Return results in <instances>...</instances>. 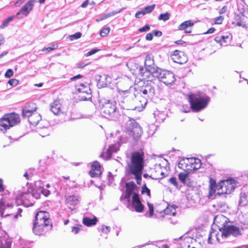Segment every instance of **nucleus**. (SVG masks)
<instances>
[{
    "label": "nucleus",
    "instance_id": "obj_1",
    "mask_svg": "<svg viewBox=\"0 0 248 248\" xmlns=\"http://www.w3.org/2000/svg\"><path fill=\"white\" fill-rule=\"evenodd\" d=\"M126 122L124 130L122 135L119 137L120 143L123 144L133 140L138 141L143 133L141 127L133 118L128 117Z\"/></svg>",
    "mask_w": 248,
    "mask_h": 248
},
{
    "label": "nucleus",
    "instance_id": "obj_2",
    "mask_svg": "<svg viewBox=\"0 0 248 248\" xmlns=\"http://www.w3.org/2000/svg\"><path fill=\"white\" fill-rule=\"evenodd\" d=\"M52 228L49 213L45 211L37 212L33 220V232L36 235H43L51 230Z\"/></svg>",
    "mask_w": 248,
    "mask_h": 248
},
{
    "label": "nucleus",
    "instance_id": "obj_3",
    "mask_svg": "<svg viewBox=\"0 0 248 248\" xmlns=\"http://www.w3.org/2000/svg\"><path fill=\"white\" fill-rule=\"evenodd\" d=\"M99 106L103 116L107 119L116 121L120 113L116 107V102L111 100L102 98L99 101Z\"/></svg>",
    "mask_w": 248,
    "mask_h": 248
},
{
    "label": "nucleus",
    "instance_id": "obj_4",
    "mask_svg": "<svg viewBox=\"0 0 248 248\" xmlns=\"http://www.w3.org/2000/svg\"><path fill=\"white\" fill-rule=\"evenodd\" d=\"M121 95L120 105L122 108L127 110H136L137 108L138 97L134 91L131 89L127 90H119Z\"/></svg>",
    "mask_w": 248,
    "mask_h": 248
},
{
    "label": "nucleus",
    "instance_id": "obj_5",
    "mask_svg": "<svg viewBox=\"0 0 248 248\" xmlns=\"http://www.w3.org/2000/svg\"><path fill=\"white\" fill-rule=\"evenodd\" d=\"M144 154L143 151H135L131 153L130 162L125 168L126 173L143 171L144 167Z\"/></svg>",
    "mask_w": 248,
    "mask_h": 248
},
{
    "label": "nucleus",
    "instance_id": "obj_6",
    "mask_svg": "<svg viewBox=\"0 0 248 248\" xmlns=\"http://www.w3.org/2000/svg\"><path fill=\"white\" fill-rule=\"evenodd\" d=\"M191 108L194 112H199L208 106L210 98L205 93L202 94L191 93L188 95Z\"/></svg>",
    "mask_w": 248,
    "mask_h": 248
},
{
    "label": "nucleus",
    "instance_id": "obj_7",
    "mask_svg": "<svg viewBox=\"0 0 248 248\" xmlns=\"http://www.w3.org/2000/svg\"><path fill=\"white\" fill-rule=\"evenodd\" d=\"M19 115L16 113L5 114L0 118V131L5 133L7 130L9 129L20 123Z\"/></svg>",
    "mask_w": 248,
    "mask_h": 248
},
{
    "label": "nucleus",
    "instance_id": "obj_8",
    "mask_svg": "<svg viewBox=\"0 0 248 248\" xmlns=\"http://www.w3.org/2000/svg\"><path fill=\"white\" fill-rule=\"evenodd\" d=\"M155 94V88L151 84L144 83L139 89L136 94L138 100L141 105L145 106L147 103L148 99L153 96Z\"/></svg>",
    "mask_w": 248,
    "mask_h": 248
},
{
    "label": "nucleus",
    "instance_id": "obj_9",
    "mask_svg": "<svg viewBox=\"0 0 248 248\" xmlns=\"http://www.w3.org/2000/svg\"><path fill=\"white\" fill-rule=\"evenodd\" d=\"M153 77L157 78L166 85H171L176 80L175 75L172 72L160 68L156 71Z\"/></svg>",
    "mask_w": 248,
    "mask_h": 248
},
{
    "label": "nucleus",
    "instance_id": "obj_10",
    "mask_svg": "<svg viewBox=\"0 0 248 248\" xmlns=\"http://www.w3.org/2000/svg\"><path fill=\"white\" fill-rule=\"evenodd\" d=\"M36 109V107L31 109L25 107L22 109V117L24 118H28L29 123L33 125H37L42 119L40 114L35 112Z\"/></svg>",
    "mask_w": 248,
    "mask_h": 248
},
{
    "label": "nucleus",
    "instance_id": "obj_11",
    "mask_svg": "<svg viewBox=\"0 0 248 248\" xmlns=\"http://www.w3.org/2000/svg\"><path fill=\"white\" fill-rule=\"evenodd\" d=\"M41 194V192L39 191V186L36 189L30 187L26 191L20 192L17 195L16 199L21 201L30 200L31 198L38 199L40 198Z\"/></svg>",
    "mask_w": 248,
    "mask_h": 248
},
{
    "label": "nucleus",
    "instance_id": "obj_12",
    "mask_svg": "<svg viewBox=\"0 0 248 248\" xmlns=\"http://www.w3.org/2000/svg\"><path fill=\"white\" fill-rule=\"evenodd\" d=\"M221 232V236L226 238L232 235L234 237H238L242 234L239 228L233 225H225L219 229Z\"/></svg>",
    "mask_w": 248,
    "mask_h": 248
},
{
    "label": "nucleus",
    "instance_id": "obj_13",
    "mask_svg": "<svg viewBox=\"0 0 248 248\" xmlns=\"http://www.w3.org/2000/svg\"><path fill=\"white\" fill-rule=\"evenodd\" d=\"M76 89L79 93L83 94L79 95L80 100L87 101L92 99L91 90L88 85L81 83L76 86Z\"/></svg>",
    "mask_w": 248,
    "mask_h": 248
},
{
    "label": "nucleus",
    "instance_id": "obj_14",
    "mask_svg": "<svg viewBox=\"0 0 248 248\" xmlns=\"http://www.w3.org/2000/svg\"><path fill=\"white\" fill-rule=\"evenodd\" d=\"M144 66L146 71L152 77L159 68L155 65L154 59L150 56L147 55L144 60Z\"/></svg>",
    "mask_w": 248,
    "mask_h": 248
},
{
    "label": "nucleus",
    "instance_id": "obj_15",
    "mask_svg": "<svg viewBox=\"0 0 248 248\" xmlns=\"http://www.w3.org/2000/svg\"><path fill=\"white\" fill-rule=\"evenodd\" d=\"M36 0H30L26 3L20 9V11L17 13L16 16L22 14L25 16H27L30 12L32 10L35 2Z\"/></svg>",
    "mask_w": 248,
    "mask_h": 248
},
{
    "label": "nucleus",
    "instance_id": "obj_16",
    "mask_svg": "<svg viewBox=\"0 0 248 248\" xmlns=\"http://www.w3.org/2000/svg\"><path fill=\"white\" fill-rule=\"evenodd\" d=\"M132 203L136 211L142 212L144 209V205L142 204L138 193H133Z\"/></svg>",
    "mask_w": 248,
    "mask_h": 248
},
{
    "label": "nucleus",
    "instance_id": "obj_17",
    "mask_svg": "<svg viewBox=\"0 0 248 248\" xmlns=\"http://www.w3.org/2000/svg\"><path fill=\"white\" fill-rule=\"evenodd\" d=\"M173 61L179 64H183L186 62V58L183 52L176 50L171 56Z\"/></svg>",
    "mask_w": 248,
    "mask_h": 248
},
{
    "label": "nucleus",
    "instance_id": "obj_18",
    "mask_svg": "<svg viewBox=\"0 0 248 248\" xmlns=\"http://www.w3.org/2000/svg\"><path fill=\"white\" fill-rule=\"evenodd\" d=\"M232 39L231 34H225L223 35H218L216 36L214 40L222 46H227L231 42Z\"/></svg>",
    "mask_w": 248,
    "mask_h": 248
},
{
    "label": "nucleus",
    "instance_id": "obj_19",
    "mask_svg": "<svg viewBox=\"0 0 248 248\" xmlns=\"http://www.w3.org/2000/svg\"><path fill=\"white\" fill-rule=\"evenodd\" d=\"M125 197L127 202H129L130 197L133 193V191L137 188V186L133 181H130L125 184Z\"/></svg>",
    "mask_w": 248,
    "mask_h": 248
},
{
    "label": "nucleus",
    "instance_id": "obj_20",
    "mask_svg": "<svg viewBox=\"0 0 248 248\" xmlns=\"http://www.w3.org/2000/svg\"><path fill=\"white\" fill-rule=\"evenodd\" d=\"M16 209L17 212L16 214L13 213H6L5 214V212L6 210V208L4 210V211L0 213V216L2 217H9L12 220L16 221L19 217H21V213L22 212V209L20 208H17V206L16 205L15 207Z\"/></svg>",
    "mask_w": 248,
    "mask_h": 248
},
{
    "label": "nucleus",
    "instance_id": "obj_21",
    "mask_svg": "<svg viewBox=\"0 0 248 248\" xmlns=\"http://www.w3.org/2000/svg\"><path fill=\"white\" fill-rule=\"evenodd\" d=\"M61 104L58 100H55L50 105V111L55 115H58L61 111Z\"/></svg>",
    "mask_w": 248,
    "mask_h": 248
},
{
    "label": "nucleus",
    "instance_id": "obj_22",
    "mask_svg": "<svg viewBox=\"0 0 248 248\" xmlns=\"http://www.w3.org/2000/svg\"><path fill=\"white\" fill-rule=\"evenodd\" d=\"M80 199L78 195H72L67 197L66 202L70 205L75 206L79 203Z\"/></svg>",
    "mask_w": 248,
    "mask_h": 248
},
{
    "label": "nucleus",
    "instance_id": "obj_23",
    "mask_svg": "<svg viewBox=\"0 0 248 248\" xmlns=\"http://www.w3.org/2000/svg\"><path fill=\"white\" fill-rule=\"evenodd\" d=\"M235 180L232 178H229L226 180H223L220 181V182L218 184V186L219 188H223L224 187L226 189L227 187L229 185H232L234 184Z\"/></svg>",
    "mask_w": 248,
    "mask_h": 248
},
{
    "label": "nucleus",
    "instance_id": "obj_24",
    "mask_svg": "<svg viewBox=\"0 0 248 248\" xmlns=\"http://www.w3.org/2000/svg\"><path fill=\"white\" fill-rule=\"evenodd\" d=\"M97 221V218L96 217H94L93 218H90L88 217H84L83 218V223L88 227L94 225L96 224Z\"/></svg>",
    "mask_w": 248,
    "mask_h": 248
},
{
    "label": "nucleus",
    "instance_id": "obj_25",
    "mask_svg": "<svg viewBox=\"0 0 248 248\" xmlns=\"http://www.w3.org/2000/svg\"><path fill=\"white\" fill-rule=\"evenodd\" d=\"M188 159V158H186L181 159L178 163V167L185 170H189V168H188L189 162H187L186 161Z\"/></svg>",
    "mask_w": 248,
    "mask_h": 248
},
{
    "label": "nucleus",
    "instance_id": "obj_26",
    "mask_svg": "<svg viewBox=\"0 0 248 248\" xmlns=\"http://www.w3.org/2000/svg\"><path fill=\"white\" fill-rule=\"evenodd\" d=\"M194 25V23L192 20H186L181 23L178 27L179 30H186L188 27H191Z\"/></svg>",
    "mask_w": 248,
    "mask_h": 248
},
{
    "label": "nucleus",
    "instance_id": "obj_27",
    "mask_svg": "<svg viewBox=\"0 0 248 248\" xmlns=\"http://www.w3.org/2000/svg\"><path fill=\"white\" fill-rule=\"evenodd\" d=\"M143 171H136L133 172L127 173V174L129 175H133L135 176V178L136 180L137 183L138 185H140L141 184V179H142V174Z\"/></svg>",
    "mask_w": 248,
    "mask_h": 248
},
{
    "label": "nucleus",
    "instance_id": "obj_28",
    "mask_svg": "<svg viewBox=\"0 0 248 248\" xmlns=\"http://www.w3.org/2000/svg\"><path fill=\"white\" fill-rule=\"evenodd\" d=\"M177 206L173 205L170 207H168L166 209L164 210V213L166 215H172L173 216H175L176 215V208Z\"/></svg>",
    "mask_w": 248,
    "mask_h": 248
},
{
    "label": "nucleus",
    "instance_id": "obj_29",
    "mask_svg": "<svg viewBox=\"0 0 248 248\" xmlns=\"http://www.w3.org/2000/svg\"><path fill=\"white\" fill-rule=\"evenodd\" d=\"M247 196L245 193H241L240 196V199L239 201V205L243 206H245L247 204Z\"/></svg>",
    "mask_w": 248,
    "mask_h": 248
},
{
    "label": "nucleus",
    "instance_id": "obj_30",
    "mask_svg": "<svg viewBox=\"0 0 248 248\" xmlns=\"http://www.w3.org/2000/svg\"><path fill=\"white\" fill-rule=\"evenodd\" d=\"M178 177L181 182L184 185L186 183L187 181L189 180L188 178V174L185 172H181L178 175Z\"/></svg>",
    "mask_w": 248,
    "mask_h": 248
},
{
    "label": "nucleus",
    "instance_id": "obj_31",
    "mask_svg": "<svg viewBox=\"0 0 248 248\" xmlns=\"http://www.w3.org/2000/svg\"><path fill=\"white\" fill-rule=\"evenodd\" d=\"M14 17L15 16H10L8 17L6 19L3 21L1 25L0 26V28H4V27L7 26L9 22L12 21Z\"/></svg>",
    "mask_w": 248,
    "mask_h": 248
},
{
    "label": "nucleus",
    "instance_id": "obj_32",
    "mask_svg": "<svg viewBox=\"0 0 248 248\" xmlns=\"http://www.w3.org/2000/svg\"><path fill=\"white\" fill-rule=\"evenodd\" d=\"M155 4H154L151 5H149L145 7L142 10L145 15L151 13L155 9Z\"/></svg>",
    "mask_w": 248,
    "mask_h": 248
},
{
    "label": "nucleus",
    "instance_id": "obj_33",
    "mask_svg": "<svg viewBox=\"0 0 248 248\" xmlns=\"http://www.w3.org/2000/svg\"><path fill=\"white\" fill-rule=\"evenodd\" d=\"M170 15L168 12L164 14H161L158 17L159 20H163L164 21L169 20L170 18Z\"/></svg>",
    "mask_w": 248,
    "mask_h": 248
},
{
    "label": "nucleus",
    "instance_id": "obj_34",
    "mask_svg": "<svg viewBox=\"0 0 248 248\" xmlns=\"http://www.w3.org/2000/svg\"><path fill=\"white\" fill-rule=\"evenodd\" d=\"M101 165L99 162L97 161H95L92 165V170H96L97 171H101Z\"/></svg>",
    "mask_w": 248,
    "mask_h": 248
},
{
    "label": "nucleus",
    "instance_id": "obj_35",
    "mask_svg": "<svg viewBox=\"0 0 248 248\" xmlns=\"http://www.w3.org/2000/svg\"><path fill=\"white\" fill-rule=\"evenodd\" d=\"M168 182L173 185L176 188L179 189H180L181 186H179L176 178L175 177H171L170 179H169Z\"/></svg>",
    "mask_w": 248,
    "mask_h": 248
},
{
    "label": "nucleus",
    "instance_id": "obj_36",
    "mask_svg": "<svg viewBox=\"0 0 248 248\" xmlns=\"http://www.w3.org/2000/svg\"><path fill=\"white\" fill-rule=\"evenodd\" d=\"M110 30V29L109 27H104L100 31V35L102 37L107 36L109 33Z\"/></svg>",
    "mask_w": 248,
    "mask_h": 248
},
{
    "label": "nucleus",
    "instance_id": "obj_37",
    "mask_svg": "<svg viewBox=\"0 0 248 248\" xmlns=\"http://www.w3.org/2000/svg\"><path fill=\"white\" fill-rule=\"evenodd\" d=\"M186 161L187 162H189L191 166L195 165L196 163L201 162L200 159L195 157L189 158V159H187Z\"/></svg>",
    "mask_w": 248,
    "mask_h": 248
},
{
    "label": "nucleus",
    "instance_id": "obj_38",
    "mask_svg": "<svg viewBox=\"0 0 248 248\" xmlns=\"http://www.w3.org/2000/svg\"><path fill=\"white\" fill-rule=\"evenodd\" d=\"M191 109V105L189 106L188 104L183 105L180 108L181 111L184 113L189 112Z\"/></svg>",
    "mask_w": 248,
    "mask_h": 248
},
{
    "label": "nucleus",
    "instance_id": "obj_39",
    "mask_svg": "<svg viewBox=\"0 0 248 248\" xmlns=\"http://www.w3.org/2000/svg\"><path fill=\"white\" fill-rule=\"evenodd\" d=\"M141 194H146L148 196L151 197L150 190L147 187L146 185L145 184L141 188Z\"/></svg>",
    "mask_w": 248,
    "mask_h": 248
},
{
    "label": "nucleus",
    "instance_id": "obj_40",
    "mask_svg": "<svg viewBox=\"0 0 248 248\" xmlns=\"http://www.w3.org/2000/svg\"><path fill=\"white\" fill-rule=\"evenodd\" d=\"M58 46L57 44H52L50 46L47 47H44L42 50L43 51H45L46 50V51H47L48 52H49L51 50H53L55 49H57L58 48Z\"/></svg>",
    "mask_w": 248,
    "mask_h": 248
},
{
    "label": "nucleus",
    "instance_id": "obj_41",
    "mask_svg": "<svg viewBox=\"0 0 248 248\" xmlns=\"http://www.w3.org/2000/svg\"><path fill=\"white\" fill-rule=\"evenodd\" d=\"M203 165H205L204 164H202L200 162V163H198L196 164L194 166H191L190 168H189V170H197L201 168H204Z\"/></svg>",
    "mask_w": 248,
    "mask_h": 248
},
{
    "label": "nucleus",
    "instance_id": "obj_42",
    "mask_svg": "<svg viewBox=\"0 0 248 248\" xmlns=\"http://www.w3.org/2000/svg\"><path fill=\"white\" fill-rule=\"evenodd\" d=\"M39 191L41 192V194H43L46 197H47L50 194V192L49 190L46 189L44 187L41 186H39Z\"/></svg>",
    "mask_w": 248,
    "mask_h": 248
},
{
    "label": "nucleus",
    "instance_id": "obj_43",
    "mask_svg": "<svg viewBox=\"0 0 248 248\" xmlns=\"http://www.w3.org/2000/svg\"><path fill=\"white\" fill-rule=\"evenodd\" d=\"M215 192H216L215 188L210 187L209 191V194L208 196V198L209 199H214L215 196H216V195H215Z\"/></svg>",
    "mask_w": 248,
    "mask_h": 248
},
{
    "label": "nucleus",
    "instance_id": "obj_44",
    "mask_svg": "<svg viewBox=\"0 0 248 248\" xmlns=\"http://www.w3.org/2000/svg\"><path fill=\"white\" fill-rule=\"evenodd\" d=\"M82 36V33L80 32H78L74 34L69 36L70 39L71 40H76L80 38Z\"/></svg>",
    "mask_w": 248,
    "mask_h": 248
},
{
    "label": "nucleus",
    "instance_id": "obj_45",
    "mask_svg": "<svg viewBox=\"0 0 248 248\" xmlns=\"http://www.w3.org/2000/svg\"><path fill=\"white\" fill-rule=\"evenodd\" d=\"M95 170H91L89 172V174L91 177H98L101 174V171L95 172Z\"/></svg>",
    "mask_w": 248,
    "mask_h": 248
},
{
    "label": "nucleus",
    "instance_id": "obj_46",
    "mask_svg": "<svg viewBox=\"0 0 248 248\" xmlns=\"http://www.w3.org/2000/svg\"><path fill=\"white\" fill-rule=\"evenodd\" d=\"M8 83L11 86H15L18 84L19 81L16 78H12L10 79Z\"/></svg>",
    "mask_w": 248,
    "mask_h": 248
},
{
    "label": "nucleus",
    "instance_id": "obj_47",
    "mask_svg": "<svg viewBox=\"0 0 248 248\" xmlns=\"http://www.w3.org/2000/svg\"><path fill=\"white\" fill-rule=\"evenodd\" d=\"M14 72L11 69H8L4 74V76L6 78H10L13 76Z\"/></svg>",
    "mask_w": 248,
    "mask_h": 248
},
{
    "label": "nucleus",
    "instance_id": "obj_48",
    "mask_svg": "<svg viewBox=\"0 0 248 248\" xmlns=\"http://www.w3.org/2000/svg\"><path fill=\"white\" fill-rule=\"evenodd\" d=\"M150 30V27L149 25H146L142 28L139 29L138 31L140 32H145Z\"/></svg>",
    "mask_w": 248,
    "mask_h": 248
},
{
    "label": "nucleus",
    "instance_id": "obj_49",
    "mask_svg": "<svg viewBox=\"0 0 248 248\" xmlns=\"http://www.w3.org/2000/svg\"><path fill=\"white\" fill-rule=\"evenodd\" d=\"M147 205L149 207L150 217H151L154 214V206L153 204L150 202H147Z\"/></svg>",
    "mask_w": 248,
    "mask_h": 248
},
{
    "label": "nucleus",
    "instance_id": "obj_50",
    "mask_svg": "<svg viewBox=\"0 0 248 248\" xmlns=\"http://www.w3.org/2000/svg\"><path fill=\"white\" fill-rule=\"evenodd\" d=\"M125 9V7H123V8H122L121 9H120L118 11H113L111 12V13H108V14L109 15V16L110 17V16H115V15H116V14H117L118 13H121V12H122Z\"/></svg>",
    "mask_w": 248,
    "mask_h": 248
},
{
    "label": "nucleus",
    "instance_id": "obj_51",
    "mask_svg": "<svg viewBox=\"0 0 248 248\" xmlns=\"http://www.w3.org/2000/svg\"><path fill=\"white\" fill-rule=\"evenodd\" d=\"M99 50H100V49H97V48L93 49L91 50L90 51H89L88 53H87L86 54V56H91V55L95 54V53L98 52Z\"/></svg>",
    "mask_w": 248,
    "mask_h": 248
},
{
    "label": "nucleus",
    "instance_id": "obj_52",
    "mask_svg": "<svg viewBox=\"0 0 248 248\" xmlns=\"http://www.w3.org/2000/svg\"><path fill=\"white\" fill-rule=\"evenodd\" d=\"M223 19L224 17L222 16H220L215 18V23L217 24H220L222 23Z\"/></svg>",
    "mask_w": 248,
    "mask_h": 248
},
{
    "label": "nucleus",
    "instance_id": "obj_53",
    "mask_svg": "<svg viewBox=\"0 0 248 248\" xmlns=\"http://www.w3.org/2000/svg\"><path fill=\"white\" fill-rule=\"evenodd\" d=\"M109 17L108 14H106L102 16L99 18H97L95 19L96 22H100L103 20H105L108 18Z\"/></svg>",
    "mask_w": 248,
    "mask_h": 248
},
{
    "label": "nucleus",
    "instance_id": "obj_54",
    "mask_svg": "<svg viewBox=\"0 0 248 248\" xmlns=\"http://www.w3.org/2000/svg\"><path fill=\"white\" fill-rule=\"evenodd\" d=\"M101 230L103 232H105V233H107L110 231V228L109 226H106L105 225H103L101 227Z\"/></svg>",
    "mask_w": 248,
    "mask_h": 248
},
{
    "label": "nucleus",
    "instance_id": "obj_55",
    "mask_svg": "<svg viewBox=\"0 0 248 248\" xmlns=\"http://www.w3.org/2000/svg\"><path fill=\"white\" fill-rule=\"evenodd\" d=\"M144 15L145 14H144L143 10H141L140 11H138L137 12V13L135 14V17L137 18H140Z\"/></svg>",
    "mask_w": 248,
    "mask_h": 248
},
{
    "label": "nucleus",
    "instance_id": "obj_56",
    "mask_svg": "<svg viewBox=\"0 0 248 248\" xmlns=\"http://www.w3.org/2000/svg\"><path fill=\"white\" fill-rule=\"evenodd\" d=\"M216 180L212 178H210V187L216 188Z\"/></svg>",
    "mask_w": 248,
    "mask_h": 248
},
{
    "label": "nucleus",
    "instance_id": "obj_57",
    "mask_svg": "<svg viewBox=\"0 0 248 248\" xmlns=\"http://www.w3.org/2000/svg\"><path fill=\"white\" fill-rule=\"evenodd\" d=\"M139 72L140 74H141L142 76H143L145 73H147V76L149 77L150 74L148 72L146 71V70L145 68L143 67H140L139 68Z\"/></svg>",
    "mask_w": 248,
    "mask_h": 248
},
{
    "label": "nucleus",
    "instance_id": "obj_58",
    "mask_svg": "<svg viewBox=\"0 0 248 248\" xmlns=\"http://www.w3.org/2000/svg\"><path fill=\"white\" fill-rule=\"evenodd\" d=\"M108 150L111 152V153H115L117 151L118 148L115 145H111L108 147Z\"/></svg>",
    "mask_w": 248,
    "mask_h": 248
},
{
    "label": "nucleus",
    "instance_id": "obj_59",
    "mask_svg": "<svg viewBox=\"0 0 248 248\" xmlns=\"http://www.w3.org/2000/svg\"><path fill=\"white\" fill-rule=\"evenodd\" d=\"M105 154L106 155V157L105 158V159L108 160L111 157L112 153H111V152L109 151L108 149Z\"/></svg>",
    "mask_w": 248,
    "mask_h": 248
},
{
    "label": "nucleus",
    "instance_id": "obj_60",
    "mask_svg": "<svg viewBox=\"0 0 248 248\" xmlns=\"http://www.w3.org/2000/svg\"><path fill=\"white\" fill-rule=\"evenodd\" d=\"M32 169H30L28 170V171L27 172H26L24 174V177H25L26 178V179L27 180H29V173H30V174H31V175H33V174L32 173Z\"/></svg>",
    "mask_w": 248,
    "mask_h": 248
},
{
    "label": "nucleus",
    "instance_id": "obj_61",
    "mask_svg": "<svg viewBox=\"0 0 248 248\" xmlns=\"http://www.w3.org/2000/svg\"><path fill=\"white\" fill-rule=\"evenodd\" d=\"M152 33L153 34V36L155 35V36L157 37H160L162 34V33L161 31L156 30H154Z\"/></svg>",
    "mask_w": 248,
    "mask_h": 248
},
{
    "label": "nucleus",
    "instance_id": "obj_62",
    "mask_svg": "<svg viewBox=\"0 0 248 248\" xmlns=\"http://www.w3.org/2000/svg\"><path fill=\"white\" fill-rule=\"evenodd\" d=\"M76 65H77V67L78 68H83L85 66L87 65L88 64L87 63L85 64L83 62H78V63H77Z\"/></svg>",
    "mask_w": 248,
    "mask_h": 248
},
{
    "label": "nucleus",
    "instance_id": "obj_63",
    "mask_svg": "<svg viewBox=\"0 0 248 248\" xmlns=\"http://www.w3.org/2000/svg\"><path fill=\"white\" fill-rule=\"evenodd\" d=\"M146 40L147 41H152L153 38V33H148L146 35Z\"/></svg>",
    "mask_w": 248,
    "mask_h": 248
},
{
    "label": "nucleus",
    "instance_id": "obj_64",
    "mask_svg": "<svg viewBox=\"0 0 248 248\" xmlns=\"http://www.w3.org/2000/svg\"><path fill=\"white\" fill-rule=\"evenodd\" d=\"M80 229V228L79 227L74 226L72 228V232L75 234H77L79 232Z\"/></svg>",
    "mask_w": 248,
    "mask_h": 248
}]
</instances>
